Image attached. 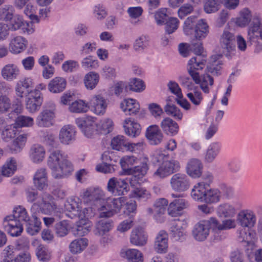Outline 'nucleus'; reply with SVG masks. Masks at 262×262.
<instances>
[{
    "mask_svg": "<svg viewBox=\"0 0 262 262\" xmlns=\"http://www.w3.org/2000/svg\"><path fill=\"white\" fill-rule=\"evenodd\" d=\"M82 197L85 199L95 201L97 209L100 218H108L118 213L122 207L124 198H110L104 199V192L99 188H90L84 191Z\"/></svg>",
    "mask_w": 262,
    "mask_h": 262,
    "instance_id": "f257e3e1",
    "label": "nucleus"
},
{
    "mask_svg": "<svg viewBox=\"0 0 262 262\" xmlns=\"http://www.w3.org/2000/svg\"><path fill=\"white\" fill-rule=\"evenodd\" d=\"M248 43L254 47V52L262 51V25L259 18L256 17L248 30Z\"/></svg>",
    "mask_w": 262,
    "mask_h": 262,
    "instance_id": "f03ea898",
    "label": "nucleus"
},
{
    "mask_svg": "<svg viewBox=\"0 0 262 262\" xmlns=\"http://www.w3.org/2000/svg\"><path fill=\"white\" fill-rule=\"evenodd\" d=\"M55 105L52 102L46 103L35 119L36 125L39 127L48 128L54 124L55 118Z\"/></svg>",
    "mask_w": 262,
    "mask_h": 262,
    "instance_id": "7ed1b4c3",
    "label": "nucleus"
},
{
    "mask_svg": "<svg viewBox=\"0 0 262 262\" xmlns=\"http://www.w3.org/2000/svg\"><path fill=\"white\" fill-rule=\"evenodd\" d=\"M210 228L215 233V229L212 224V217H210L209 220L200 221L194 225L192 230V236L198 241H204L208 236Z\"/></svg>",
    "mask_w": 262,
    "mask_h": 262,
    "instance_id": "20e7f679",
    "label": "nucleus"
},
{
    "mask_svg": "<svg viewBox=\"0 0 262 262\" xmlns=\"http://www.w3.org/2000/svg\"><path fill=\"white\" fill-rule=\"evenodd\" d=\"M236 36L229 29L225 28L219 37V44L223 52L228 55L235 50Z\"/></svg>",
    "mask_w": 262,
    "mask_h": 262,
    "instance_id": "39448f33",
    "label": "nucleus"
},
{
    "mask_svg": "<svg viewBox=\"0 0 262 262\" xmlns=\"http://www.w3.org/2000/svg\"><path fill=\"white\" fill-rule=\"evenodd\" d=\"M179 162L175 160L164 161L154 172V176L158 178H164L179 170Z\"/></svg>",
    "mask_w": 262,
    "mask_h": 262,
    "instance_id": "423d86ee",
    "label": "nucleus"
},
{
    "mask_svg": "<svg viewBox=\"0 0 262 262\" xmlns=\"http://www.w3.org/2000/svg\"><path fill=\"white\" fill-rule=\"evenodd\" d=\"M171 189L175 192H182L188 190L190 187V182L188 177L184 173L174 174L170 179Z\"/></svg>",
    "mask_w": 262,
    "mask_h": 262,
    "instance_id": "0eeeda50",
    "label": "nucleus"
},
{
    "mask_svg": "<svg viewBox=\"0 0 262 262\" xmlns=\"http://www.w3.org/2000/svg\"><path fill=\"white\" fill-rule=\"evenodd\" d=\"M206 57L203 55H196L191 58L188 63V72L192 80H198L199 71H201L206 63Z\"/></svg>",
    "mask_w": 262,
    "mask_h": 262,
    "instance_id": "6e6552de",
    "label": "nucleus"
},
{
    "mask_svg": "<svg viewBox=\"0 0 262 262\" xmlns=\"http://www.w3.org/2000/svg\"><path fill=\"white\" fill-rule=\"evenodd\" d=\"M128 184L124 179L113 177L107 184V190L114 195H124L127 191Z\"/></svg>",
    "mask_w": 262,
    "mask_h": 262,
    "instance_id": "1a4fd4ad",
    "label": "nucleus"
},
{
    "mask_svg": "<svg viewBox=\"0 0 262 262\" xmlns=\"http://www.w3.org/2000/svg\"><path fill=\"white\" fill-rule=\"evenodd\" d=\"M40 211L47 215L54 213L57 209V205L54 198L49 193H43L41 199L37 202Z\"/></svg>",
    "mask_w": 262,
    "mask_h": 262,
    "instance_id": "9d476101",
    "label": "nucleus"
},
{
    "mask_svg": "<svg viewBox=\"0 0 262 262\" xmlns=\"http://www.w3.org/2000/svg\"><path fill=\"white\" fill-rule=\"evenodd\" d=\"M3 227L6 231L12 237L19 236L23 231L22 224L17 220L14 219V216L7 215L3 220Z\"/></svg>",
    "mask_w": 262,
    "mask_h": 262,
    "instance_id": "9b49d317",
    "label": "nucleus"
},
{
    "mask_svg": "<svg viewBox=\"0 0 262 262\" xmlns=\"http://www.w3.org/2000/svg\"><path fill=\"white\" fill-rule=\"evenodd\" d=\"M237 222L242 227L250 228L255 225L256 216L252 210H243L237 214Z\"/></svg>",
    "mask_w": 262,
    "mask_h": 262,
    "instance_id": "f8f14e48",
    "label": "nucleus"
},
{
    "mask_svg": "<svg viewBox=\"0 0 262 262\" xmlns=\"http://www.w3.org/2000/svg\"><path fill=\"white\" fill-rule=\"evenodd\" d=\"M88 105L95 114L103 115L106 112L107 103L105 99L101 95H96L90 99Z\"/></svg>",
    "mask_w": 262,
    "mask_h": 262,
    "instance_id": "ddd939ff",
    "label": "nucleus"
},
{
    "mask_svg": "<svg viewBox=\"0 0 262 262\" xmlns=\"http://www.w3.org/2000/svg\"><path fill=\"white\" fill-rule=\"evenodd\" d=\"M145 137L149 144L152 145L160 144L163 141L164 135L157 125H151L146 130Z\"/></svg>",
    "mask_w": 262,
    "mask_h": 262,
    "instance_id": "4468645a",
    "label": "nucleus"
},
{
    "mask_svg": "<svg viewBox=\"0 0 262 262\" xmlns=\"http://www.w3.org/2000/svg\"><path fill=\"white\" fill-rule=\"evenodd\" d=\"M76 132L71 125H65L60 129L58 135L59 142L63 145H69L76 139Z\"/></svg>",
    "mask_w": 262,
    "mask_h": 262,
    "instance_id": "2eb2a0df",
    "label": "nucleus"
},
{
    "mask_svg": "<svg viewBox=\"0 0 262 262\" xmlns=\"http://www.w3.org/2000/svg\"><path fill=\"white\" fill-rule=\"evenodd\" d=\"M148 166L146 161L143 162L140 165L134 167L130 169L132 176L129 179V183L132 187H135L147 173Z\"/></svg>",
    "mask_w": 262,
    "mask_h": 262,
    "instance_id": "dca6fc26",
    "label": "nucleus"
},
{
    "mask_svg": "<svg viewBox=\"0 0 262 262\" xmlns=\"http://www.w3.org/2000/svg\"><path fill=\"white\" fill-rule=\"evenodd\" d=\"M221 55L218 54L213 55L210 57L207 64L206 71L214 76L221 75L222 71L223 62L220 59Z\"/></svg>",
    "mask_w": 262,
    "mask_h": 262,
    "instance_id": "f3484780",
    "label": "nucleus"
},
{
    "mask_svg": "<svg viewBox=\"0 0 262 262\" xmlns=\"http://www.w3.org/2000/svg\"><path fill=\"white\" fill-rule=\"evenodd\" d=\"M148 235L141 227H137L132 230L129 237L130 243L135 246L142 247L147 243Z\"/></svg>",
    "mask_w": 262,
    "mask_h": 262,
    "instance_id": "a211bd4d",
    "label": "nucleus"
},
{
    "mask_svg": "<svg viewBox=\"0 0 262 262\" xmlns=\"http://www.w3.org/2000/svg\"><path fill=\"white\" fill-rule=\"evenodd\" d=\"M33 87V82L30 78H25L18 80L16 84L15 91L17 97L23 98L30 95Z\"/></svg>",
    "mask_w": 262,
    "mask_h": 262,
    "instance_id": "6ab92c4d",
    "label": "nucleus"
},
{
    "mask_svg": "<svg viewBox=\"0 0 262 262\" xmlns=\"http://www.w3.org/2000/svg\"><path fill=\"white\" fill-rule=\"evenodd\" d=\"M203 166L201 160L192 158L187 162L186 171L187 174L192 178H198L202 174Z\"/></svg>",
    "mask_w": 262,
    "mask_h": 262,
    "instance_id": "aec40b11",
    "label": "nucleus"
},
{
    "mask_svg": "<svg viewBox=\"0 0 262 262\" xmlns=\"http://www.w3.org/2000/svg\"><path fill=\"white\" fill-rule=\"evenodd\" d=\"M73 170V164L67 158L52 171V174L55 179H61L71 175Z\"/></svg>",
    "mask_w": 262,
    "mask_h": 262,
    "instance_id": "412c9836",
    "label": "nucleus"
},
{
    "mask_svg": "<svg viewBox=\"0 0 262 262\" xmlns=\"http://www.w3.org/2000/svg\"><path fill=\"white\" fill-rule=\"evenodd\" d=\"M42 102L43 97L31 93L26 98V109L29 113L35 114L40 110Z\"/></svg>",
    "mask_w": 262,
    "mask_h": 262,
    "instance_id": "4be33fe9",
    "label": "nucleus"
},
{
    "mask_svg": "<svg viewBox=\"0 0 262 262\" xmlns=\"http://www.w3.org/2000/svg\"><path fill=\"white\" fill-rule=\"evenodd\" d=\"M189 206L187 201L182 198L175 199L168 206L167 211L169 215L175 217L181 214L182 210L187 208Z\"/></svg>",
    "mask_w": 262,
    "mask_h": 262,
    "instance_id": "5701e85b",
    "label": "nucleus"
},
{
    "mask_svg": "<svg viewBox=\"0 0 262 262\" xmlns=\"http://www.w3.org/2000/svg\"><path fill=\"white\" fill-rule=\"evenodd\" d=\"M46 149L45 147L38 144L31 146L29 151V157L34 163L39 164L42 162L45 158Z\"/></svg>",
    "mask_w": 262,
    "mask_h": 262,
    "instance_id": "b1692460",
    "label": "nucleus"
},
{
    "mask_svg": "<svg viewBox=\"0 0 262 262\" xmlns=\"http://www.w3.org/2000/svg\"><path fill=\"white\" fill-rule=\"evenodd\" d=\"M67 158L64 152L60 150L52 151L47 160V165L53 171Z\"/></svg>",
    "mask_w": 262,
    "mask_h": 262,
    "instance_id": "393cba45",
    "label": "nucleus"
},
{
    "mask_svg": "<svg viewBox=\"0 0 262 262\" xmlns=\"http://www.w3.org/2000/svg\"><path fill=\"white\" fill-rule=\"evenodd\" d=\"M48 174L46 168H40L35 172L33 184L38 190H43L48 186Z\"/></svg>",
    "mask_w": 262,
    "mask_h": 262,
    "instance_id": "a878e982",
    "label": "nucleus"
},
{
    "mask_svg": "<svg viewBox=\"0 0 262 262\" xmlns=\"http://www.w3.org/2000/svg\"><path fill=\"white\" fill-rule=\"evenodd\" d=\"M28 41L23 37L17 36L12 38L9 45L10 51L13 54H19L26 50Z\"/></svg>",
    "mask_w": 262,
    "mask_h": 262,
    "instance_id": "bb28decb",
    "label": "nucleus"
},
{
    "mask_svg": "<svg viewBox=\"0 0 262 262\" xmlns=\"http://www.w3.org/2000/svg\"><path fill=\"white\" fill-rule=\"evenodd\" d=\"M123 127L125 134L132 137H135L140 133V125L130 118L123 121Z\"/></svg>",
    "mask_w": 262,
    "mask_h": 262,
    "instance_id": "cd10ccee",
    "label": "nucleus"
},
{
    "mask_svg": "<svg viewBox=\"0 0 262 262\" xmlns=\"http://www.w3.org/2000/svg\"><path fill=\"white\" fill-rule=\"evenodd\" d=\"M212 224L215 229V234L223 233V231L234 229L236 226V221L234 219L224 220L221 223L218 220L212 217Z\"/></svg>",
    "mask_w": 262,
    "mask_h": 262,
    "instance_id": "c85d7f7f",
    "label": "nucleus"
},
{
    "mask_svg": "<svg viewBox=\"0 0 262 262\" xmlns=\"http://www.w3.org/2000/svg\"><path fill=\"white\" fill-rule=\"evenodd\" d=\"M160 127L166 135L171 136L177 135L179 129L178 124L169 117H165L161 121Z\"/></svg>",
    "mask_w": 262,
    "mask_h": 262,
    "instance_id": "c756f323",
    "label": "nucleus"
},
{
    "mask_svg": "<svg viewBox=\"0 0 262 262\" xmlns=\"http://www.w3.org/2000/svg\"><path fill=\"white\" fill-rule=\"evenodd\" d=\"M20 71L15 64L9 63L5 66L1 70V75L6 80L12 81L17 78Z\"/></svg>",
    "mask_w": 262,
    "mask_h": 262,
    "instance_id": "7c9ffc66",
    "label": "nucleus"
},
{
    "mask_svg": "<svg viewBox=\"0 0 262 262\" xmlns=\"http://www.w3.org/2000/svg\"><path fill=\"white\" fill-rule=\"evenodd\" d=\"M91 224L87 219H81L72 229L73 234L75 236H83L90 231Z\"/></svg>",
    "mask_w": 262,
    "mask_h": 262,
    "instance_id": "2f4dec72",
    "label": "nucleus"
},
{
    "mask_svg": "<svg viewBox=\"0 0 262 262\" xmlns=\"http://www.w3.org/2000/svg\"><path fill=\"white\" fill-rule=\"evenodd\" d=\"M168 248V234L164 230L158 233L155 243V249L159 253H165Z\"/></svg>",
    "mask_w": 262,
    "mask_h": 262,
    "instance_id": "473e14b6",
    "label": "nucleus"
},
{
    "mask_svg": "<svg viewBox=\"0 0 262 262\" xmlns=\"http://www.w3.org/2000/svg\"><path fill=\"white\" fill-rule=\"evenodd\" d=\"M198 80H193L195 84H199L201 90L206 94L210 92V88L213 85V78L208 73L201 76L198 75Z\"/></svg>",
    "mask_w": 262,
    "mask_h": 262,
    "instance_id": "72a5a7b5",
    "label": "nucleus"
},
{
    "mask_svg": "<svg viewBox=\"0 0 262 262\" xmlns=\"http://www.w3.org/2000/svg\"><path fill=\"white\" fill-rule=\"evenodd\" d=\"M120 107L127 115L136 114L140 110L139 103L135 99L124 100L120 104Z\"/></svg>",
    "mask_w": 262,
    "mask_h": 262,
    "instance_id": "f704fd0d",
    "label": "nucleus"
},
{
    "mask_svg": "<svg viewBox=\"0 0 262 262\" xmlns=\"http://www.w3.org/2000/svg\"><path fill=\"white\" fill-rule=\"evenodd\" d=\"M67 85L66 79L61 77H56L48 84V90L52 93H59L63 91Z\"/></svg>",
    "mask_w": 262,
    "mask_h": 262,
    "instance_id": "c9c22d12",
    "label": "nucleus"
},
{
    "mask_svg": "<svg viewBox=\"0 0 262 262\" xmlns=\"http://www.w3.org/2000/svg\"><path fill=\"white\" fill-rule=\"evenodd\" d=\"M113 223L110 220H101L97 222L94 230L95 234L102 236L106 234L113 228Z\"/></svg>",
    "mask_w": 262,
    "mask_h": 262,
    "instance_id": "e433bc0d",
    "label": "nucleus"
},
{
    "mask_svg": "<svg viewBox=\"0 0 262 262\" xmlns=\"http://www.w3.org/2000/svg\"><path fill=\"white\" fill-rule=\"evenodd\" d=\"M82 203L78 198H71L64 204L65 209L71 212H74V215L81 216V209Z\"/></svg>",
    "mask_w": 262,
    "mask_h": 262,
    "instance_id": "4c0bfd02",
    "label": "nucleus"
},
{
    "mask_svg": "<svg viewBox=\"0 0 262 262\" xmlns=\"http://www.w3.org/2000/svg\"><path fill=\"white\" fill-rule=\"evenodd\" d=\"M252 18L251 12L247 8L242 9L239 12V16L234 18V23L239 27H245L251 21Z\"/></svg>",
    "mask_w": 262,
    "mask_h": 262,
    "instance_id": "58836bf2",
    "label": "nucleus"
},
{
    "mask_svg": "<svg viewBox=\"0 0 262 262\" xmlns=\"http://www.w3.org/2000/svg\"><path fill=\"white\" fill-rule=\"evenodd\" d=\"M220 146L216 143L211 144L207 148L204 155V161L205 163H212L219 155Z\"/></svg>",
    "mask_w": 262,
    "mask_h": 262,
    "instance_id": "ea45409f",
    "label": "nucleus"
},
{
    "mask_svg": "<svg viewBox=\"0 0 262 262\" xmlns=\"http://www.w3.org/2000/svg\"><path fill=\"white\" fill-rule=\"evenodd\" d=\"M129 195L130 198L143 201H146L151 198L150 191L143 187L135 188L132 190Z\"/></svg>",
    "mask_w": 262,
    "mask_h": 262,
    "instance_id": "a19ab883",
    "label": "nucleus"
},
{
    "mask_svg": "<svg viewBox=\"0 0 262 262\" xmlns=\"http://www.w3.org/2000/svg\"><path fill=\"white\" fill-rule=\"evenodd\" d=\"M9 216H14V219L17 220L20 223V222L26 223H29L31 220L26 208L20 205L15 207L13 210V214L9 215Z\"/></svg>",
    "mask_w": 262,
    "mask_h": 262,
    "instance_id": "79ce46f5",
    "label": "nucleus"
},
{
    "mask_svg": "<svg viewBox=\"0 0 262 262\" xmlns=\"http://www.w3.org/2000/svg\"><path fill=\"white\" fill-rule=\"evenodd\" d=\"M194 29L195 36L199 39L205 38L209 31V26L204 19H200L198 21Z\"/></svg>",
    "mask_w": 262,
    "mask_h": 262,
    "instance_id": "37998d69",
    "label": "nucleus"
},
{
    "mask_svg": "<svg viewBox=\"0 0 262 262\" xmlns=\"http://www.w3.org/2000/svg\"><path fill=\"white\" fill-rule=\"evenodd\" d=\"M99 81V75L94 72H90L84 76L83 82L88 90H92L95 89Z\"/></svg>",
    "mask_w": 262,
    "mask_h": 262,
    "instance_id": "c03bdc74",
    "label": "nucleus"
},
{
    "mask_svg": "<svg viewBox=\"0 0 262 262\" xmlns=\"http://www.w3.org/2000/svg\"><path fill=\"white\" fill-rule=\"evenodd\" d=\"M236 212L235 207L228 203L222 204L217 209V214L221 217H233L236 214Z\"/></svg>",
    "mask_w": 262,
    "mask_h": 262,
    "instance_id": "a18cd8bd",
    "label": "nucleus"
},
{
    "mask_svg": "<svg viewBox=\"0 0 262 262\" xmlns=\"http://www.w3.org/2000/svg\"><path fill=\"white\" fill-rule=\"evenodd\" d=\"M88 240L86 238H81L73 241L69 245L70 251L74 254L82 252L88 246Z\"/></svg>",
    "mask_w": 262,
    "mask_h": 262,
    "instance_id": "49530a36",
    "label": "nucleus"
},
{
    "mask_svg": "<svg viewBox=\"0 0 262 262\" xmlns=\"http://www.w3.org/2000/svg\"><path fill=\"white\" fill-rule=\"evenodd\" d=\"M168 203V201L164 198L159 199L155 202L154 206L156 213L154 215L155 220L159 222L161 221V216L165 213Z\"/></svg>",
    "mask_w": 262,
    "mask_h": 262,
    "instance_id": "de8ad7c7",
    "label": "nucleus"
},
{
    "mask_svg": "<svg viewBox=\"0 0 262 262\" xmlns=\"http://www.w3.org/2000/svg\"><path fill=\"white\" fill-rule=\"evenodd\" d=\"M207 188L204 184L197 183L194 186L191 192L192 198L196 201L203 202L205 198Z\"/></svg>",
    "mask_w": 262,
    "mask_h": 262,
    "instance_id": "09e8293b",
    "label": "nucleus"
},
{
    "mask_svg": "<svg viewBox=\"0 0 262 262\" xmlns=\"http://www.w3.org/2000/svg\"><path fill=\"white\" fill-rule=\"evenodd\" d=\"M27 138L26 134L18 136L12 142L10 147V150L12 154H17L22 150L25 145Z\"/></svg>",
    "mask_w": 262,
    "mask_h": 262,
    "instance_id": "8fccbe9b",
    "label": "nucleus"
},
{
    "mask_svg": "<svg viewBox=\"0 0 262 262\" xmlns=\"http://www.w3.org/2000/svg\"><path fill=\"white\" fill-rule=\"evenodd\" d=\"M27 232L31 235H34L39 232L40 230L41 222L37 216L33 214L32 219L29 223H27Z\"/></svg>",
    "mask_w": 262,
    "mask_h": 262,
    "instance_id": "3c124183",
    "label": "nucleus"
},
{
    "mask_svg": "<svg viewBox=\"0 0 262 262\" xmlns=\"http://www.w3.org/2000/svg\"><path fill=\"white\" fill-rule=\"evenodd\" d=\"M17 168L16 160L13 158L8 159L2 168V174L5 177L11 176Z\"/></svg>",
    "mask_w": 262,
    "mask_h": 262,
    "instance_id": "603ef678",
    "label": "nucleus"
},
{
    "mask_svg": "<svg viewBox=\"0 0 262 262\" xmlns=\"http://www.w3.org/2000/svg\"><path fill=\"white\" fill-rule=\"evenodd\" d=\"M36 255L38 259L42 262H48L51 258V254L48 249L42 245H39L36 249Z\"/></svg>",
    "mask_w": 262,
    "mask_h": 262,
    "instance_id": "864d4df0",
    "label": "nucleus"
},
{
    "mask_svg": "<svg viewBox=\"0 0 262 262\" xmlns=\"http://www.w3.org/2000/svg\"><path fill=\"white\" fill-rule=\"evenodd\" d=\"M88 109V103L82 100H76L72 102L69 106L70 111L75 113H85Z\"/></svg>",
    "mask_w": 262,
    "mask_h": 262,
    "instance_id": "5fc2aeb1",
    "label": "nucleus"
},
{
    "mask_svg": "<svg viewBox=\"0 0 262 262\" xmlns=\"http://www.w3.org/2000/svg\"><path fill=\"white\" fill-rule=\"evenodd\" d=\"M14 10L10 5H4L0 8V20L9 21L13 17Z\"/></svg>",
    "mask_w": 262,
    "mask_h": 262,
    "instance_id": "6e6d98bb",
    "label": "nucleus"
},
{
    "mask_svg": "<svg viewBox=\"0 0 262 262\" xmlns=\"http://www.w3.org/2000/svg\"><path fill=\"white\" fill-rule=\"evenodd\" d=\"M237 239L239 242H245L249 244L253 239V234L249 228L242 227L237 231Z\"/></svg>",
    "mask_w": 262,
    "mask_h": 262,
    "instance_id": "4d7b16f0",
    "label": "nucleus"
},
{
    "mask_svg": "<svg viewBox=\"0 0 262 262\" xmlns=\"http://www.w3.org/2000/svg\"><path fill=\"white\" fill-rule=\"evenodd\" d=\"M149 37L145 35H141L137 38L133 45L134 49L136 52L143 51L149 46Z\"/></svg>",
    "mask_w": 262,
    "mask_h": 262,
    "instance_id": "13d9d810",
    "label": "nucleus"
},
{
    "mask_svg": "<svg viewBox=\"0 0 262 262\" xmlns=\"http://www.w3.org/2000/svg\"><path fill=\"white\" fill-rule=\"evenodd\" d=\"M125 256L129 262H143L142 253L138 249H127L125 251Z\"/></svg>",
    "mask_w": 262,
    "mask_h": 262,
    "instance_id": "bf43d9fd",
    "label": "nucleus"
},
{
    "mask_svg": "<svg viewBox=\"0 0 262 262\" xmlns=\"http://www.w3.org/2000/svg\"><path fill=\"white\" fill-rule=\"evenodd\" d=\"M128 141L123 136H118L114 137L111 141V146L113 149L120 150L124 148L127 149Z\"/></svg>",
    "mask_w": 262,
    "mask_h": 262,
    "instance_id": "052dcab7",
    "label": "nucleus"
},
{
    "mask_svg": "<svg viewBox=\"0 0 262 262\" xmlns=\"http://www.w3.org/2000/svg\"><path fill=\"white\" fill-rule=\"evenodd\" d=\"M221 196V192L218 189H207L204 201L208 203H217L220 201Z\"/></svg>",
    "mask_w": 262,
    "mask_h": 262,
    "instance_id": "680f3d73",
    "label": "nucleus"
},
{
    "mask_svg": "<svg viewBox=\"0 0 262 262\" xmlns=\"http://www.w3.org/2000/svg\"><path fill=\"white\" fill-rule=\"evenodd\" d=\"M128 87L130 91L140 93L145 90V84L142 80L139 78H134L129 81Z\"/></svg>",
    "mask_w": 262,
    "mask_h": 262,
    "instance_id": "e2e57ef3",
    "label": "nucleus"
},
{
    "mask_svg": "<svg viewBox=\"0 0 262 262\" xmlns=\"http://www.w3.org/2000/svg\"><path fill=\"white\" fill-rule=\"evenodd\" d=\"M164 111L168 115L172 116L175 119L181 120L183 117V114L180 110L176 105L172 104H167L164 106Z\"/></svg>",
    "mask_w": 262,
    "mask_h": 262,
    "instance_id": "0e129e2a",
    "label": "nucleus"
},
{
    "mask_svg": "<svg viewBox=\"0 0 262 262\" xmlns=\"http://www.w3.org/2000/svg\"><path fill=\"white\" fill-rule=\"evenodd\" d=\"M81 67L85 70L96 69L99 67L98 61L92 56H88L84 58L81 62Z\"/></svg>",
    "mask_w": 262,
    "mask_h": 262,
    "instance_id": "69168bd1",
    "label": "nucleus"
},
{
    "mask_svg": "<svg viewBox=\"0 0 262 262\" xmlns=\"http://www.w3.org/2000/svg\"><path fill=\"white\" fill-rule=\"evenodd\" d=\"M34 123L32 117L27 116L21 115L17 117L15 120V125L18 127H31Z\"/></svg>",
    "mask_w": 262,
    "mask_h": 262,
    "instance_id": "338daca9",
    "label": "nucleus"
},
{
    "mask_svg": "<svg viewBox=\"0 0 262 262\" xmlns=\"http://www.w3.org/2000/svg\"><path fill=\"white\" fill-rule=\"evenodd\" d=\"M220 7L218 0H207L204 5V10L206 13L210 14L217 11Z\"/></svg>",
    "mask_w": 262,
    "mask_h": 262,
    "instance_id": "774afa93",
    "label": "nucleus"
}]
</instances>
